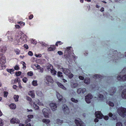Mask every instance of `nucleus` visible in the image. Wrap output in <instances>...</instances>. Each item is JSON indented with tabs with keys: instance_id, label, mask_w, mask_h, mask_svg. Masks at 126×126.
<instances>
[{
	"instance_id": "a878e982",
	"label": "nucleus",
	"mask_w": 126,
	"mask_h": 126,
	"mask_svg": "<svg viewBox=\"0 0 126 126\" xmlns=\"http://www.w3.org/2000/svg\"><path fill=\"white\" fill-rule=\"evenodd\" d=\"M49 71H50L51 72L52 75H55L56 74V71L53 69H49L48 70Z\"/></svg>"
},
{
	"instance_id": "cd10ccee",
	"label": "nucleus",
	"mask_w": 126,
	"mask_h": 126,
	"mask_svg": "<svg viewBox=\"0 0 126 126\" xmlns=\"http://www.w3.org/2000/svg\"><path fill=\"white\" fill-rule=\"evenodd\" d=\"M102 76L101 75H95L93 77V78L95 79H101L102 78Z\"/></svg>"
},
{
	"instance_id": "13d9d810",
	"label": "nucleus",
	"mask_w": 126,
	"mask_h": 126,
	"mask_svg": "<svg viewBox=\"0 0 126 126\" xmlns=\"http://www.w3.org/2000/svg\"><path fill=\"white\" fill-rule=\"evenodd\" d=\"M26 99L28 101H29L30 102L32 101V99L29 96H27V97Z\"/></svg>"
},
{
	"instance_id": "37998d69",
	"label": "nucleus",
	"mask_w": 126,
	"mask_h": 126,
	"mask_svg": "<svg viewBox=\"0 0 126 126\" xmlns=\"http://www.w3.org/2000/svg\"><path fill=\"white\" fill-rule=\"evenodd\" d=\"M58 77L62 78L63 77L62 73L60 72H58Z\"/></svg>"
},
{
	"instance_id": "1a4fd4ad",
	"label": "nucleus",
	"mask_w": 126,
	"mask_h": 126,
	"mask_svg": "<svg viewBox=\"0 0 126 126\" xmlns=\"http://www.w3.org/2000/svg\"><path fill=\"white\" fill-rule=\"evenodd\" d=\"M93 97L92 96L91 94H88V95L85 97V100L86 102L88 103H90L91 99Z\"/></svg>"
},
{
	"instance_id": "e433bc0d",
	"label": "nucleus",
	"mask_w": 126,
	"mask_h": 126,
	"mask_svg": "<svg viewBox=\"0 0 126 126\" xmlns=\"http://www.w3.org/2000/svg\"><path fill=\"white\" fill-rule=\"evenodd\" d=\"M56 121L57 123L59 125H61L63 123L62 121L60 120L59 119H57Z\"/></svg>"
},
{
	"instance_id": "bf43d9fd",
	"label": "nucleus",
	"mask_w": 126,
	"mask_h": 126,
	"mask_svg": "<svg viewBox=\"0 0 126 126\" xmlns=\"http://www.w3.org/2000/svg\"><path fill=\"white\" fill-rule=\"evenodd\" d=\"M14 68L16 70H18L19 69V67L18 66L16 65L15 67Z\"/></svg>"
},
{
	"instance_id": "f3484780",
	"label": "nucleus",
	"mask_w": 126,
	"mask_h": 126,
	"mask_svg": "<svg viewBox=\"0 0 126 126\" xmlns=\"http://www.w3.org/2000/svg\"><path fill=\"white\" fill-rule=\"evenodd\" d=\"M62 71L66 75H68L70 72V71L69 69L66 68H62Z\"/></svg>"
},
{
	"instance_id": "6ab92c4d",
	"label": "nucleus",
	"mask_w": 126,
	"mask_h": 126,
	"mask_svg": "<svg viewBox=\"0 0 126 126\" xmlns=\"http://www.w3.org/2000/svg\"><path fill=\"white\" fill-rule=\"evenodd\" d=\"M28 95L31 96L32 98H35V94L34 91H30L28 93Z\"/></svg>"
},
{
	"instance_id": "a18cd8bd",
	"label": "nucleus",
	"mask_w": 126,
	"mask_h": 126,
	"mask_svg": "<svg viewBox=\"0 0 126 126\" xmlns=\"http://www.w3.org/2000/svg\"><path fill=\"white\" fill-rule=\"evenodd\" d=\"M3 121L0 118V126H3Z\"/></svg>"
},
{
	"instance_id": "39448f33",
	"label": "nucleus",
	"mask_w": 126,
	"mask_h": 126,
	"mask_svg": "<svg viewBox=\"0 0 126 126\" xmlns=\"http://www.w3.org/2000/svg\"><path fill=\"white\" fill-rule=\"evenodd\" d=\"M45 81L47 84L52 83L54 81L52 78L50 76H46L45 79Z\"/></svg>"
},
{
	"instance_id": "8fccbe9b",
	"label": "nucleus",
	"mask_w": 126,
	"mask_h": 126,
	"mask_svg": "<svg viewBox=\"0 0 126 126\" xmlns=\"http://www.w3.org/2000/svg\"><path fill=\"white\" fill-rule=\"evenodd\" d=\"M125 72H126V68H124L121 72L120 74H123V73H125Z\"/></svg>"
},
{
	"instance_id": "864d4df0",
	"label": "nucleus",
	"mask_w": 126,
	"mask_h": 126,
	"mask_svg": "<svg viewBox=\"0 0 126 126\" xmlns=\"http://www.w3.org/2000/svg\"><path fill=\"white\" fill-rule=\"evenodd\" d=\"M22 80L24 83H26L28 81V79L26 77H24L22 79Z\"/></svg>"
},
{
	"instance_id": "79ce46f5",
	"label": "nucleus",
	"mask_w": 126,
	"mask_h": 126,
	"mask_svg": "<svg viewBox=\"0 0 126 126\" xmlns=\"http://www.w3.org/2000/svg\"><path fill=\"white\" fill-rule=\"evenodd\" d=\"M71 100L72 102L75 103H77L78 102V100H77L76 99L73 98H72L71 99Z\"/></svg>"
},
{
	"instance_id": "0eeeda50",
	"label": "nucleus",
	"mask_w": 126,
	"mask_h": 126,
	"mask_svg": "<svg viewBox=\"0 0 126 126\" xmlns=\"http://www.w3.org/2000/svg\"><path fill=\"white\" fill-rule=\"evenodd\" d=\"M75 122L77 126H85V124L79 119L77 118L75 120Z\"/></svg>"
},
{
	"instance_id": "5701e85b",
	"label": "nucleus",
	"mask_w": 126,
	"mask_h": 126,
	"mask_svg": "<svg viewBox=\"0 0 126 126\" xmlns=\"http://www.w3.org/2000/svg\"><path fill=\"white\" fill-rule=\"evenodd\" d=\"M36 94L38 96L40 97H43L44 96V94L40 91H37L36 92Z\"/></svg>"
},
{
	"instance_id": "c03bdc74",
	"label": "nucleus",
	"mask_w": 126,
	"mask_h": 126,
	"mask_svg": "<svg viewBox=\"0 0 126 126\" xmlns=\"http://www.w3.org/2000/svg\"><path fill=\"white\" fill-rule=\"evenodd\" d=\"M63 44V43H62L60 41H58L56 42V43L55 45L57 46H58V45H61Z\"/></svg>"
},
{
	"instance_id": "f8f14e48",
	"label": "nucleus",
	"mask_w": 126,
	"mask_h": 126,
	"mask_svg": "<svg viewBox=\"0 0 126 126\" xmlns=\"http://www.w3.org/2000/svg\"><path fill=\"white\" fill-rule=\"evenodd\" d=\"M118 80L121 81H124L126 80V74L123 77L119 75L117 77Z\"/></svg>"
},
{
	"instance_id": "412c9836",
	"label": "nucleus",
	"mask_w": 126,
	"mask_h": 126,
	"mask_svg": "<svg viewBox=\"0 0 126 126\" xmlns=\"http://www.w3.org/2000/svg\"><path fill=\"white\" fill-rule=\"evenodd\" d=\"M28 118L25 121V123H27L31 121V119L33 118V115H28Z\"/></svg>"
},
{
	"instance_id": "9d476101",
	"label": "nucleus",
	"mask_w": 126,
	"mask_h": 126,
	"mask_svg": "<svg viewBox=\"0 0 126 126\" xmlns=\"http://www.w3.org/2000/svg\"><path fill=\"white\" fill-rule=\"evenodd\" d=\"M95 114L96 117L99 119H102L103 117V115L99 111L95 112Z\"/></svg>"
},
{
	"instance_id": "de8ad7c7",
	"label": "nucleus",
	"mask_w": 126,
	"mask_h": 126,
	"mask_svg": "<svg viewBox=\"0 0 126 126\" xmlns=\"http://www.w3.org/2000/svg\"><path fill=\"white\" fill-rule=\"evenodd\" d=\"M4 97H6L8 94V93L6 91H4Z\"/></svg>"
},
{
	"instance_id": "a19ab883",
	"label": "nucleus",
	"mask_w": 126,
	"mask_h": 126,
	"mask_svg": "<svg viewBox=\"0 0 126 126\" xmlns=\"http://www.w3.org/2000/svg\"><path fill=\"white\" fill-rule=\"evenodd\" d=\"M15 51L17 55H18L20 52V50L17 48L15 49Z\"/></svg>"
},
{
	"instance_id": "680f3d73",
	"label": "nucleus",
	"mask_w": 126,
	"mask_h": 126,
	"mask_svg": "<svg viewBox=\"0 0 126 126\" xmlns=\"http://www.w3.org/2000/svg\"><path fill=\"white\" fill-rule=\"evenodd\" d=\"M68 77L70 78H72V77L73 76V74L70 73L69 74V75H68Z\"/></svg>"
},
{
	"instance_id": "338daca9",
	"label": "nucleus",
	"mask_w": 126,
	"mask_h": 126,
	"mask_svg": "<svg viewBox=\"0 0 126 126\" xmlns=\"http://www.w3.org/2000/svg\"><path fill=\"white\" fill-rule=\"evenodd\" d=\"M20 25L21 26H24L25 25V23L24 22L21 21Z\"/></svg>"
},
{
	"instance_id": "393cba45",
	"label": "nucleus",
	"mask_w": 126,
	"mask_h": 126,
	"mask_svg": "<svg viewBox=\"0 0 126 126\" xmlns=\"http://www.w3.org/2000/svg\"><path fill=\"white\" fill-rule=\"evenodd\" d=\"M9 107L11 109L15 110L16 108V105L14 103H12L9 105Z\"/></svg>"
},
{
	"instance_id": "bb28decb",
	"label": "nucleus",
	"mask_w": 126,
	"mask_h": 126,
	"mask_svg": "<svg viewBox=\"0 0 126 126\" xmlns=\"http://www.w3.org/2000/svg\"><path fill=\"white\" fill-rule=\"evenodd\" d=\"M71 85L72 88H76L78 86V84L77 83L71 82Z\"/></svg>"
},
{
	"instance_id": "20e7f679",
	"label": "nucleus",
	"mask_w": 126,
	"mask_h": 126,
	"mask_svg": "<svg viewBox=\"0 0 126 126\" xmlns=\"http://www.w3.org/2000/svg\"><path fill=\"white\" fill-rule=\"evenodd\" d=\"M42 112L44 117L45 118H49L50 113V110L49 109L46 108H44L42 110Z\"/></svg>"
},
{
	"instance_id": "c756f323",
	"label": "nucleus",
	"mask_w": 126,
	"mask_h": 126,
	"mask_svg": "<svg viewBox=\"0 0 126 126\" xmlns=\"http://www.w3.org/2000/svg\"><path fill=\"white\" fill-rule=\"evenodd\" d=\"M8 20L11 23L13 22L14 21V17L13 16L9 17H8Z\"/></svg>"
},
{
	"instance_id": "aec40b11",
	"label": "nucleus",
	"mask_w": 126,
	"mask_h": 126,
	"mask_svg": "<svg viewBox=\"0 0 126 126\" xmlns=\"http://www.w3.org/2000/svg\"><path fill=\"white\" fill-rule=\"evenodd\" d=\"M55 49V47L54 45H51L48 47L47 50L49 51H54Z\"/></svg>"
},
{
	"instance_id": "7c9ffc66",
	"label": "nucleus",
	"mask_w": 126,
	"mask_h": 126,
	"mask_svg": "<svg viewBox=\"0 0 126 126\" xmlns=\"http://www.w3.org/2000/svg\"><path fill=\"white\" fill-rule=\"evenodd\" d=\"M42 122L46 124H47L50 122V121L49 119H45L42 120Z\"/></svg>"
},
{
	"instance_id": "69168bd1",
	"label": "nucleus",
	"mask_w": 126,
	"mask_h": 126,
	"mask_svg": "<svg viewBox=\"0 0 126 126\" xmlns=\"http://www.w3.org/2000/svg\"><path fill=\"white\" fill-rule=\"evenodd\" d=\"M23 47L26 49H28V46L26 44H24Z\"/></svg>"
},
{
	"instance_id": "f704fd0d",
	"label": "nucleus",
	"mask_w": 126,
	"mask_h": 126,
	"mask_svg": "<svg viewBox=\"0 0 126 126\" xmlns=\"http://www.w3.org/2000/svg\"><path fill=\"white\" fill-rule=\"evenodd\" d=\"M14 99L16 102H17L18 101V98L19 96L18 95H14L13 97Z\"/></svg>"
},
{
	"instance_id": "72a5a7b5",
	"label": "nucleus",
	"mask_w": 126,
	"mask_h": 126,
	"mask_svg": "<svg viewBox=\"0 0 126 126\" xmlns=\"http://www.w3.org/2000/svg\"><path fill=\"white\" fill-rule=\"evenodd\" d=\"M90 81V80L88 78H86L84 80V82L86 84H88L89 83Z\"/></svg>"
},
{
	"instance_id": "a211bd4d",
	"label": "nucleus",
	"mask_w": 126,
	"mask_h": 126,
	"mask_svg": "<svg viewBox=\"0 0 126 126\" xmlns=\"http://www.w3.org/2000/svg\"><path fill=\"white\" fill-rule=\"evenodd\" d=\"M10 122L12 124L18 123H19L20 121L18 119L14 118L11 120Z\"/></svg>"
},
{
	"instance_id": "4468645a",
	"label": "nucleus",
	"mask_w": 126,
	"mask_h": 126,
	"mask_svg": "<svg viewBox=\"0 0 126 126\" xmlns=\"http://www.w3.org/2000/svg\"><path fill=\"white\" fill-rule=\"evenodd\" d=\"M49 106L53 111H54L56 110L57 106L55 103H51L50 104Z\"/></svg>"
},
{
	"instance_id": "2eb2a0df",
	"label": "nucleus",
	"mask_w": 126,
	"mask_h": 126,
	"mask_svg": "<svg viewBox=\"0 0 126 126\" xmlns=\"http://www.w3.org/2000/svg\"><path fill=\"white\" fill-rule=\"evenodd\" d=\"M86 91V90L85 88H79L77 90V93L79 94H84Z\"/></svg>"
},
{
	"instance_id": "c9c22d12",
	"label": "nucleus",
	"mask_w": 126,
	"mask_h": 126,
	"mask_svg": "<svg viewBox=\"0 0 126 126\" xmlns=\"http://www.w3.org/2000/svg\"><path fill=\"white\" fill-rule=\"evenodd\" d=\"M33 85L34 86H36L37 85V81L36 80H33L32 83Z\"/></svg>"
},
{
	"instance_id": "ddd939ff",
	"label": "nucleus",
	"mask_w": 126,
	"mask_h": 126,
	"mask_svg": "<svg viewBox=\"0 0 126 126\" xmlns=\"http://www.w3.org/2000/svg\"><path fill=\"white\" fill-rule=\"evenodd\" d=\"M7 50V48L5 46L1 45L0 46V52L3 53L5 52Z\"/></svg>"
},
{
	"instance_id": "423d86ee",
	"label": "nucleus",
	"mask_w": 126,
	"mask_h": 126,
	"mask_svg": "<svg viewBox=\"0 0 126 126\" xmlns=\"http://www.w3.org/2000/svg\"><path fill=\"white\" fill-rule=\"evenodd\" d=\"M6 62V58L3 54L0 53V64H3Z\"/></svg>"
},
{
	"instance_id": "774afa93",
	"label": "nucleus",
	"mask_w": 126,
	"mask_h": 126,
	"mask_svg": "<svg viewBox=\"0 0 126 126\" xmlns=\"http://www.w3.org/2000/svg\"><path fill=\"white\" fill-rule=\"evenodd\" d=\"M58 53L60 55H61L63 54V53L61 51H59L58 52Z\"/></svg>"
},
{
	"instance_id": "4be33fe9",
	"label": "nucleus",
	"mask_w": 126,
	"mask_h": 126,
	"mask_svg": "<svg viewBox=\"0 0 126 126\" xmlns=\"http://www.w3.org/2000/svg\"><path fill=\"white\" fill-rule=\"evenodd\" d=\"M57 83L59 87L64 90H66V88L61 83L59 82H57Z\"/></svg>"
},
{
	"instance_id": "052dcab7",
	"label": "nucleus",
	"mask_w": 126,
	"mask_h": 126,
	"mask_svg": "<svg viewBox=\"0 0 126 126\" xmlns=\"http://www.w3.org/2000/svg\"><path fill=\"white\" fill-rule=\"evenodd\" d=\"M21 72L20 71H18L16 73V76H19L21 74Z\"/></svg>"
},
{
	"instance_id": "2f4dec72",
	"label": "nucleus",
	"mask_w": 126,
	"mask_h": 126,
	"mask_svg": "<svg viewBox=\"0 0 126 126\" xmlns=\"http://www.w3.org/2000/svg\"><path fill=\"white\" fill-rule=\"evenodd\" d=\"M36 100L37 102H36V103L38 104V105L40 106H43L44 105L43 103L42 102H40L39 99H37Z\"/></svg>"
},
{
	"instance_id": "f03ea898",
	"label": "nucleus",
	"mask_w": 126,
	"mask_h": 126,
	"mask_svg": "<svg viewBox=\"0 0 126 126\" xmlns=\"http://www.w3.org/2000/svg\"><path fill=\"white\" fill-rule=\"evenodd\" d=\"M102 92L104 95L105 96L106 99L104 98V96L101 94H99V95L98 96V99L99 100H100L103 101H106L107 103L108 101H107V98H108V96H109V95H113L115 92V90L114 89V88H112L110 90L109 92V94H108V95L107 93H105L104 92L103 93V92Z\"/></svg>"
},
{
	"instance_id": "f257e3e1",
	"label": "nucleus",
	"mask_w": 126,
	"mask_h": 126,
	"mask_svg": "<svg viewBox=\"0 0 126 126\" xmlns=\"http://www.w3.org/2000/svg\"><path fill=\"white\" fill-rule=\"evenodd\" d=\"M9 41L10 42H13V44L15 45H19L26 43L27 41L28 37L23 32L19 31L16 34L14 40L12 35L7 36Z\"/></svg>"
},
{
	"instance_id": "7ed1b4c3",
	"label": "nucleus",
	"mask_w": 126,
	"mask_h": 126,
	"mask_svg": "<svg viewBox=\"0 0 126 126\" xmlns=\"http://www.w3.org/2000/svg\"><path fill=\"white\" fill-rule=\"evenodd\" d=\"M118 112L119 114L122 117H126V109L124 108L120 107L118 109ZM126 125V120L124 122Z\"/></svg>"
},
{
	"instance_id": "e2e57ef3",
	"label": "nucleus",
	"mask_w": 126,
	"mask_h": 126,
	"mask_svg": "<svg viewBox=\"0 0 126 126\" xmlns=\"http://www.w3.org/2000/svg\"><path fill=\"white\" fill-rule=\"evenodd\" d=\"M116 126H122V125L121 123L118 122L116 123Z\"/></svg>"
},
{
	"instance_id": "4c0bfd02",
	"label": "nucleus",
	"mask_w": 126,
	"mask_h": 126,
	"mask_svg": "<svg viewBox=\"0 0 126 126\" xmlns=\"http://www.w3.org/2000/svg\"><path fill=\"white\" fill-rule=\"evenodd\" d=\"M21 63L23 65V69H25L26 67V64L23 61H22L21 62Z\"/></svg>"
},
{
	"instance_id": "6e6552de",
	"label": "nucleus",
	"mask_w": 126,
	"mask_h": 126,
	"mask_svg": "<svg viewBox=\"0 0 126 126\" xmlns=\"http://www.w3.org/2000/svg\"><path fill=\"white\" fill-rule=\"evenodd\" d=\"M56 95L57 98L60 101H62L63 102H65L66 101L65 99L64 98H63V96L62 95H61L58 92H56Z\"/></svg>"
},
{
	"instance_id": "09e8293b",
	"label": "nucleus",
	"mask_w": 126,
	"mask_h": 126,
	"mask_svg": "<svg viewBox=\"0 0 126 126\" xmlns=\"http://www.w3.org/2000/svg\"><path fill=\"white\" fill-rule=\"evenodd\" d=\"M71 48V47H67L65 51L69 52H70V51L71 50V49H70Z\"/></svg>"
},
{
	"instance_id": "4d7b16f0",
	"label": "nucleus",
	"mask_w": 126,
	"mask_h": 126,
	"mask_svg": "<svg viewBox=\"0 0 126 126\" xmlns=\"http://www.w3.org/2000/svg\"><path fill=\"white\" fill-rule=\"evenodd\" d=\"M15 27L16 29H19L21 28L20 26L17 24H16L15 25Z\"/></svg>"
},
{
	"instance_id": "49530a36",
	"label": "nucleus",
	"mask_w": 126,
	"mask_h": 126,
	"mask_svg": "<svg viewBox=\"0 0 126 126\" xmlns=\"http://www.w3.org/2000/svg\"><path fill=\"white\" fill-rule=\"evenodd\" d=\"M20 81V79L19 78L15 79L14 80V82L15 83H16L18 82H19Z\"/></svg>"
},
{
	"instance_id": "dca6fc26",
	"label": "nucleus",
	"mask_w": 126,
	"mask_h": 126,
	"mask_svg": "<svg viewBox=\"0 0 126 126\" xmlns=\"http://www.w3.org/2000/svg\"><path fill=\"white\" fill-rule=\"evenodd\" d=\"M37 102L36 100L33 99V106L35 110H37L39 109V107L36 104V102Z\"/></svg>"
},
{
	"instance_id": "6e6d98bb",
	"label": "nucleus",
	"mask_w": 126,
	"mask_h": 126,
	"mask_svg": "<svg viewBox=\"0 0 126 126\" xmlns=\"http://www.w3.org/2000/svg\"><path fill=\"white\" fill-rule=\"evenodd\" d=\"M27 74L29 76H32L33 75V73L32 71L28 72L27 73Z\"/></svg>"
},
{
	"instance_id": "58836bf2",
	"label": "nucleus",
	"mask_w": 126,
	"mask_h": 126,
	"mask_svg": "<svg viewBox=\"0 0 126 126\" xmlns=\"http://www.w3.org/2000/svg\"><path fill=\"white\" fill-rule=\"evenodd\" d=\"M31 43L34 45H35L37 43L36 41L35 40H34L33 39L31 40Z\"/></svg>"
},
{
	"instance_id": "c85d7f7f",
	"label": "nucleus",
	"mask_w": 126,
	"mask_h": 126,
	"mask_svg": "<svg viewBox=\"0 0 126 126\" xmlns=\"http://www.w3.org/2000/svg\"><path fill=\"white\" fill-rule=\"evenodd\" d=\"M109 116L110 117H112L113 119V120H115L116 119V116L115 115H113L111 113H110L109 114Z\"/></svg>"
},
{
	"instance_id": "5fc2aeb1",
	"label": "nucleus",
	"mask_w": 126,
	"mask_h": 126,
	"mask_svg": "<svg viewBox=\"0 0 126 126\" xmlns=\"http://www.w3.org/2000/svg\"><path fill=\"white\" fill-rule=\"evenodd\" d=\"M34 55L37 57H40L42 56L41 54H35Z\"/></svg>"
},
{
	"instance_id": "473e14b6",
	"label": "nucleus",
	"mask_w": 126,
	"mask_h": 126,
	"mask_svg": "<svg viewBox=\"0 0 126 126\" xmlns=\"http://www.w3.org/2000/svg\"><path fill=\"white\" fill-rule=\"evenodd\" d=\"M6 70L8 72L10 73L11 74H13L14 73L13 72L15 71L14 69H6Z\"/></svg>"
},
{
	"instance_id": "b1692460",
	"label": "nucleus",
	"mask_w": 126,
	"mask_h": 126,
	"mask_svg": "<svg viewBox=\"0 0 126 126\" xmlns=\"http://www.w3.org/2000/svg\"><path fill=\"white\" fill-rule=\"evenodd\" d=\"M121 96L122 98L126 99V89L124 90L123 91Z\"/></svg>"
},
{
	"instance_id": "603ef678",
	"label": "nucleus",
	"mask_w": 126,
	"mask_h": 126,
	"mask_svg": "<svg viewBox=\"0 0 126 126\" xmlns=\"http://www.w3.org/2000/svg\"><path fill=\"white\" fill-rule=\"evenodd\" d=\"M28 54L29 55L31 56H32L33 55L32 52L31 51H29L28 53Z\"/></svg>"
},
{
	"instance_id": "3c124183",
	"label": "nucleus",
	"mask_w": 126,
	"mask_h": 126,
	"mask_svg": "<svg viewBox=\"0 0 126 126\" xmlns=\"http://www.w3.org/2000/svg\"><path fill=\"white\" fill-rule=\"evenodd\" d=\"M108 104L110 106L112 107H113L114 106V104L113 103L110 101H109L108 102Z\"/></svg>"
},
{
	"instance_id": "9b49d317",
	"label": "nucleus",
	"mask_w": 126,
	"mask_h": 126,
	"mask_svg": "<svg viewBox=\"0 0 126 126\" xmlns=\"http://www.w3.org/2000/svg\"><path fill=\"white\" fill-rule=\"evenodd\" d=\"M62 108L65 113H69V109L66 105H63L62 106Z\"/></svg>"
},
{
	"instance_id": "ea45409f",
	"label": "nucleus",
	"mask_w": 126,
	"mask_h": 126,
	"mask_svg": "<svg viewBox=\"0 0 126 126\" xmlns=\"http://www.w3.org/2000/svg\"><path fill=\"white\" fill-rule=\"evenodd\" d=\"M40 44L43 47H47V44L44 42H40Z\"/></svg>"
},
{
	"instance_id": "0e129e2a",
	"label": "nucleus",
	"mask_w": 126,
	"mask_h": 126,
	"mask_svg": "<svg viewBox=\"0 0 126 126\" xmlns=\"http://www.w3.org/2000/svg\"><path fill=\"white\" fill-rule=\"evenodd\" d=\"M33 17V15L32 14L30 15L29 17V19L31 20L32 19Z\"/></svg>"
}]
</instances>
